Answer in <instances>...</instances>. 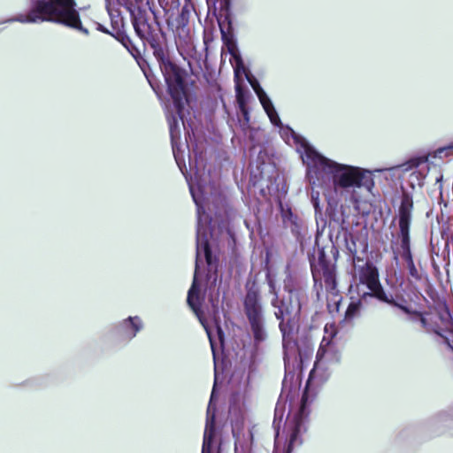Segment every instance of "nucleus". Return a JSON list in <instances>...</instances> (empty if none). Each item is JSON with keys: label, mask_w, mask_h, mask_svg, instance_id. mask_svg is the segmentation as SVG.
<instances>
[{"label": "nucleus", "mask_w": 453, "mask_h": 453, "mask_svg": "<svg viewBox=\"0 0 453 453\" xmlns=\"http://www.w3.org/2000/svg\"><path fill=\"white\" fill-rule=\"evenodd\" d=\"M311 187V202L315 209L316 211L319 210V192L315 190V188H318L317 186Z\"/></svg>", "instance_id": "nucleus-27"}, {"label": "nucleus", "mask_w": 453, "mask_h": 453, "mask_svg": "<svg viewBox=\"0 0 453 453\" xmlns=\"http://www.w3.org/2000/svg\"><path fill=\"white\" fill-rule=\"evenodd\" d=\"M265 280L269 288V294L273 296L270 303L273 309L281 306V304L288 303L290 300H293L295 298H301L300 293L297 290L292 288L288 289V294L287 296L280 298L279 289L276 287V280H274V278L270 273H267Z\"/></svg>", "instance_id": "nucleus-13"}, {"label": "nucleus", "mask_w": 453, "mask_h": 453, "mask_svg": "<svg viewBox=\"0 0 453 453\" xmlns=\"http://www.w3.org/2000/svg\"><path fill=\"white\" fill-rule=\"evenodd\" d=\"M249 82L251 85L253 90L255 91L262 105H265L266 103L271 101L270 97L267 96L265 91L262 88L259 82L256 79H253V81L249 79Z\"/></svg>", "instance_id": "nucleus-20"}, {"label": "nucleus", "mask_w": 453, "mask_h": 453, "mask_svg": "<svg viewBox=\"0 0 453 453\" xmlns=\"http://www.w3.org/2000/svg\"><path fill=\"white\" fill-rule=\"evenodd\" d=\"M117 3L119 5H121L125 8H133V3L129 0H105L107 4Z\"/></svg>", "instance_id": "nucleus-30"}, {"label": "nucleus", "mask_w": 453, "mask_h": 453, "mask_svg": "<svg viewBox=\"0 0 453 453\" xmlns=\"http://www.w3.org/2000/svg\"><path fill=\"white\" fill-rule=\"evenodd\" d=\"M96 26L97 31H100L104 34L111 35V36L113 35V34L111 31H109V29H107L104 25L100 23H96Z\"/></svg>", "instance_id": "nucleus-35"}, {"label": "nucleus", "mask_w": 453, "mask_h": 453, "mask_svg": "<svg viewBox=\"0 0 453 453\" xmlns=\"http://www.w3.org/2000/svg\"><path fill=\"white\" fill-rule=\"evenodd\" d=\"M355 268L357 296L362 299L373 297L380 302L399 308L404 313H411L408 306L395 302L392 295L386 293L380 281L379 270L372 262L367 261L362 265H356Z\"/></svg>", "instance_id": "nucleus-5"}, {"label": "nucleus", "mask_w": 453, "mask_h": 453, "mask_svg": "<svg viewBox=\"0 0 453 453\" xmlns=\"http://www.w3.org/2000/svg\"><path fill=\"white\" fill-rule=\"evenodd\" d=\"M441 319L445 322V324L449 325L452 322L451 315L447 308H445L440 314Z\"/></svg>", "instance_id": "nucleus-31"}, {"label": "nucleus", "mask_w": 453, "mask_h": 453, "mask_svg": "<svg viewBox=\"0 0 453 453\" xmlns=\"http://www.w3.org/2000/svg\"><path fill=\"white\" fill-rule=\"evenodd\" d=\"M426 162H427L426 157H419L411 158L410 161L407 162L406 165L408 166L406 167V169L417 168L420 165L425 164Z\"/></svg>", "instance_id": "nucleus-28"}, {"label": "nucleus", "mask_w": 453, "mask_h": 453, "mask_svg": "<svg viewBox=\"0 0 453 453\" xmlns=\"http://www.w3.org/2000/svg\"><path fill=\"white\" fill-rule=\"evenodd\" d=\"M160 69L167 84L169 94L173 101L175 111L179 118L182 119V111L187 100L183 73L173 62L163 64Z\"/></svg>", "instance_id": "nucleus-9"}, {"label": "nucleus", "mask_w": 453, "mask_h": 453, "mask_svg": "<svg viewBox=\"0 0 453 453\" xmlns=\"http://www.w3.org/2000/svg\"><path fill=\"white\" fill-rule=\"evenodd\" d=\"M242 112H243L245 119L248 121L249 120V112L244 108H242Z\"/></svg>", "instance_id": "nucleus-37"}, {"label": "nucleus", "mask_w": 453, "mask_h": 453, "mask_svg": "<svg viewBox=\"0 0 453 453\" xmlns=\"http://www.w3.org/2000/svg\"><path fill=\"white\" fill-rule=\"evenodd\" d=\"M343 214V212L342 213ZM331 220L337 223L342 228H343V225L345 224V219L342 215L337 216L335 213L331 216Z\"/></svg>", "instance_id": "nucleus-33"}, {"label": "nucleus", "mask_w": 453, "mask_h": 453, "mask_svg": "<svg viewBox=\"0 0 453 453\" xmlns=\"http://www.w3.org/2000/svg\"><path fill=\"white\" fill-rule=\"evenodd\" d=\"M143 328V322L139 316L128 318L115 323L111 330V334L118 342H129Z\"/></svg>", "instance_id": "nucleus-10"}, {"label": "nucleus", "mask_w": 453, "mask_h": 453, "mask_svg": "<svg viewBox=\"0 0 453 453\" xmlns=\"http://www.w3.org/2000/svg\"><path fill=\"white\" fill-rule=\"evenodd\" d=\"M280 211L284 227L289 229L294 236L298 237L301 234V219L289 208L285 209L280 205Z\"/></svg>", "instance_id": "nucleus-15"}, {"label": "nucleus", "mask_w": 453, "mask_h": 453, "mask_svg": "<svg viewBox=\"0 0 453 453\" xmlns=\"http://www.w3.org/2000/svg\"><path fill=\"white\" fill-rule=\"evenodd\" d=\"M217 453H220V446H219Z\"/></svg>", "instance_id": "nucleus-38"}, {"label": "nucleus", "mask_w": 453, "mask_h": 453, "mask_svg": "<svg viewBox=\"0 0 453 453\" xmlns=\"http://www.w3.org/2000/svg\"><path fill=\"white\" fill-rule=\"evenodd\" d=\"M367 301L368 299H362L359 296L357 300L352 299L345 311V319L351 320L357 317L360 313L363 303Z\"/></svg>", "instance_id": "nucleus-18"}, {"label": "nucleus", "mask_w": 453, "mask_h": 453, "mask_svg": "<svg viewBox=\"0 0 453 453\" xmlns=\"http://www.w3.org/2000/svg\"><path fill=\"white\" fill-rule=\"evenodd\" d=\"M243 311L252 333L255 346H258L268 337L265 309L259 289L254 285L247 288L243 298Z\"/></svg>", "instance_id": "nucleus-7"}, {"label": "nucleus", "mask_w": 453, "mask_h": 453, "mask_svg": "<svg viewBox=\"0 0 453 453\" xmlns=\"http://www.w3.org/2000/svg\"><path fill=\"white\" fill-rule=\"evenodd\" d=\"M323 279L325 282L326 290L331 294L334 297L337 298L334 301L336 310L338 311L341 297L338 295L337 280H336V270L334 266L325 265L323 266Z\"/></svg>", "instance_id": "nucleus-14"}, {"label": "nucleus", "mask_w": 453, "mask_h": 453, "mask_svg": "<svg viewBox=\"0 0 453 453\" xmlns=\"http://www.w3.org/2000/svg\"><path fill=\"white\" fill-rule=\"evenodd\" d=\"M412 210V196L410 193L403 191L401 197L400 206L398 208V238L400 240L402 257L406 262L407 269L411 279L415 281H420L422 280V275L418 271L414 264L411 250L410 227L411 222Z\"/></svg>", "instance_id": "nucleus-6"}, {"label": "nucleus", "mask_w": 453, "mask_h": 453, "mask_svg": "<svg viewBox=\"0 0 453 453\" xmlns=\"http://www.w3.org/2000/svg\"><path fill=\"white\" fill-rule=\"evenodd\" d=\"M188 186L193 201L196 205L197 227L195 273L192 285L188 292L187 302L205 329L210 341L212 354L215 357L216 342L213 338L212 330L205 323L200 309L201 303L199 297V277L201 275V267L203 262L206 263L209 268V272L216 271L218 265L217 259L212 254L210 244V238L211 237L210 222L208 220V216L205 213L204 208L202 205L201 196L197 193V191L202 193L201 187L198 186L196 190V187L192 183H188Z\"/></svg>", "instance_id": "nucleus-2"}, {"label": "nucleus", "mask_w": 453, "mask_h": 453, "mask_svg": "<svg viewBox=\"0 0 453 453\" xmlns=\"http://www.w3.org/2000/svg\"><path fill=\"white\" fill-rule=\"evenodd\" d=\"M297 144L303 164L306 165V179L310 185L331 186L336 195H349L350 201L357 203V189L371 191L374 180L371 171L351 165L338 163L315 150L304 138L298 136L288 128Z\"/></svg>", "instance_id": "nucleus-1"}, {"label": "nucleus", "mask_w": 453, "mask_h": 453, "mask_svg": "<svg viewBox=\"0 0 453 453\" xmlns=\"http://www.w3.org/2000/svg\"><path fill=\"white\" fill-rule=\"evenodd\" d=\"M136 2H142L143 0H135Z\"/></svg>", "instance_id": "nucleus-39"}, {"label": "nucleus", "mask_w": 453, "mask_h": 453, "mask_svg": "<svg viewBox=\"0 0 453 453\" xmlns=\"http://www.w3.org/2000/svg\"><path fill=\"white\" fill-rule=\"evenodd\" d=\"M152 47L154 49L153 54H154L155 58H157V62L159 64L160 68L162 67L163 64H165L167 62H171L165 57V51H164V50H163V48L161 46L152 44Z\"/></svg>", "instance_id": "nucleus-23"}, {"label": "nucleus", "mask_w": 453, "mask_h": 453, "mask_svg": "<svg viewBox=\"0 0 453 453\" xmlns=\"http://www.w3.org/2000/svg\"><path fill=\"white\" fill-rule=\"evenodd\" d=\"M116 40H118L126 49H128V44L131 42L130 38L125 34H118L112 35Z\"/></svg>", "instance_id": "nucleus-29"}, {"label": "nucleus", "mask_w": 453, "mask_h": 453, "mask_svg": "<svg viewBox=\"0 0 453 453\" xmlns=\"http://www.w3.org/2000/svg\"><path fill=\"white\" fill-rule=\"evenodd\" d=\"M249 82L251 85L253 90L255 91L262 105H265L266 103L271 101L270 97L267 96L265 91L262 88L259 82L256 79H253V81L249 79Z\"/></svg>", "instance_id": "nucleus-19"}, {"label": "nucleus", "mask_w": 453, "mask_h": 453, "mask_svg": "<svg viewBox=\"0 0 453 453\" xmlns=\"http://www.w3.org/2000/svg\"><path fill=\"white\" fill-rule=\"evenodd\" d=\"M453 350V347L449 343ZM429 428L437 434H442L453 429V409L439 411L434 415L428 423Z\"/></svg>", "instance_id": "nucleus-12"}, {"label": "nucleus", "mask_w": 453, "mask_h": 453, "mask_svg": "<svg viewBox=\"0 0 453 453\" xmlns=\"http://www.w3.org/2000/svg\"><path fill=\"white\" fill-rule=\"evenodd\" d=\"M350 243L347 242V249L350 255L352 256L353 263L356 265L357 263L363 262V259L357 255L356 242L354 237H350Z\"/></svg>", "instance_id": "nucleus-25"}, {"label": "nucleus", "mask_w": 453, "mask_h": 453, "mask_svg": "<svg viewBox=\"0 0 453 453\" xmlns=\"http://www.w3.org/2000/svg\"><path fill=\"white\" fill-rule=\"evenodd\" d=\"M215 328H216V333H217V336H218V340L219 342V344L223 345L224 338H225L224 332H223L221 326L219 324H216Z\"/></svg>", "instance_id": "nucleus-34"}, {"label": "nucleus", "mask_w": 453, "mask_h": 453, "mask_svg": "<svg viewBox=\"0 0 453 453\" xmlns=\"http://www.w3.org/2000/svg\"><path fill=\"white\" fill-rule=\"evenodd\" d=\"M409 310L411 311V313L410 314H415V315H418L420 317V322L422 324L423 326H426V320L424 317L421 316V314L418 311H411L410 308Z\"/></svg>", "instance_id": "nucleus-36"}, {"label": "nucleus", "mask_w": 453, "mask_h": 453, "mask_svg": "<svg viewBox=\"0 0 453 453\" xmlns=\"http://www.w3.org/2000/svg\"><path fill=\"white\" fill-rule=\"evenodd\" d=\"M127 11L130 13L131 17V22L134 27V29L136 33V35L142 38L144 36L143 33V27L145 26H148L146 23V20L143 17V14L141 12H138V13L135 12V8L133 5V8H126Z\"/></svg>", "instance_id": "nucleus-17"}, {"label": "nucleus", "mask_w": 453, "mask_h": 453, "mask_svg": "<svg viewBox=\"0 0 453 453\" xmlns=\"http://www.w3.org/2000/svg\"><path fill=\"white\" fill-rule=\"evenodd\" d=\"M111 4H107L106 3V8L108 10V13L111 19V22L113 23L114 22V19L119 17V10H115V9H112L110 7Z\"/></svg>", "instance_id": "nucleus-32"}, {"label": "nucleus", "mask_w": 453, "mask_h": 453, "mask_svg": "<svg viewBox=\"0 0 453 453\" xmlns=\"http://www.w3.org/2000/svg\"><path fill=\"white\" fill-rule=\"evenodd\" d=\"M341 352L332 339L323 337L317 351L314 366L309 374L306 388L310 387L316 380L319 383L326 381L327 380V375L325 374L326 365L338 364L341 361ZM307 398V388H305L299 411L294 415L289 423L290 434L286 453H291L296 446H299L303 442L301 435L306 430L305 420L309 414L306 413Z\"/></svg>", "instance_id": "nucleus-3"}, {"label": "nucleus", "mask_w": 453, "mask_h": 453, "mask_svg": "<svg viewBox=\"0 0 453 453\" xmlns=\"http://www.w3.org/2000/svg\"><path fill=\"white\" fill-rule=\"evenodd\" d=\"M167 120H168V124H169V131H170L173 152L175 160H176L179 167L181 169L179 156L177 154L178 141L180 138V126H179V120H178V118L174 115L168 116Z\"/></svg>", "instance_id": "nucleus-16"}, {"label": "nucleus", "mask_w": 453, "mask_h": 453, "mask_svg": "<svg viewBox=\"0 0 453 453\" xmlns=\"http://www.w3.org/2000/svg\"><path fill=\"white\" fill-rule=\"evenodd\" d=\"M267 116L270 119V121L273 125L276 127L281 126V120L272 103V101L266 103L265 105H262Z\"/></svg>", "instance_id": "nucleus-21"}, {"label": "nucleus", "mask_w": 453, "mask_h": 453, "mask_svg": "<svg viewBox=\"0 0 453 453\" xmlns=\"http://www.w3.org/2000/svg\"><path fill=\"white\" fill-rule=\"evenodd\" d=\"M453 154V142L447 146L438 148L434 152V157L443 158Z\"/></svg>", "instance_id": "nucleus-24"}, {"label": "nucleus", "mask_w": 453, "mask_h": 453, "mask_svg": "<svg viewBox=\"0 0 453 453\" xmlns=\"http://www.w3.org/2000/svg\"><path fill=\"white\" fill-rule=\"evenodd\" d=\"M283 416V411L280 410V403H277L274 413L273 427L275 429L276 437L279 435V426Z\"/></svg>", "instance_id": "nucleus-26"}, {"label": "nucleus", "mask_w": 453, "mask_h": 453, "mask_svg": "<svg viewBox=\"0 0 453 453\" xmlns=\"http://www.w3.org/2000/svg\"><path fill=\"white\" fill-rule=\"evenodd\" d=\"M302 310L301 298L290 300L288 303L274 309V317L279 320V329L282 337L284 356L294 343V335L299 326Z\"/></svg>", "instance_id": "nucleus-8"}, {"label": "nucleus", "mask_w": 453, "mask_h": 453, "mask_svg": "<svg viewBox=\"0 0 453 453\" xmlns=\"http://www.w3.org/2000/svg\"><path fill=\"white\" fill-rule=\"evenodd\" d=\"M228 51H229L230 55L232 56V58L234 60V63H235V72L239 68H243L242 58V56H241V54H240L236 45H234V44L229 45L228 46Z\"/></svg>", "instance_id": "nucleus-22"}, {"label": "nucleus", "mask_w": 453, "mask_h": 453, "mask_svg": "<svg viewBox=\"0 0 453 453\" xmlns=\"http://www.w3.org/2000/svg\"><path fill=\"white\" fill-rule=\"evenodd\" d=\"M215 396V387L212 389L206 411V422L203 433L202 453H213V441L216 434L215 416L216 404L213 403Z\"/></svg>", "instance_id": "nucleus-11"}, {"label": "nucleus", "mask_w": 453, "mask_h": 453, "mask_svg": "<svg viewBox=\"0 0 453 453\" xmlns=\"http://www.w3.org/2000/svg\"><path fill=\"white\" fill-rule=\"evenodd\" d=\"M27 13H19L3 23L36 24L52 22L69 27V0H30Z\"/></svg>", "instance_id": "nucleus-4"}]
</instances>
